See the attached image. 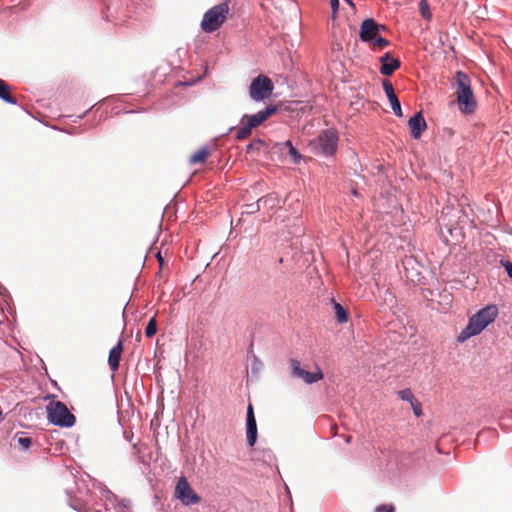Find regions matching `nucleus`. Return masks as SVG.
I'll use <instances>...</instances> for the list:
<instances>
[{
  "mask_svg": "<svg viewBox=\"0 0 512 512\" xmlns=\"http://www.w3.org/2000/svg\"><path fill=\"white\" fill-rule=\"evenodd\" d=\"M454 94L459 111L464 115H472L477 109V101L472 90L469 76L457 71L454 82Z\"/></svg>",
  "mask_w": 512,
  "mask_h": 512,
  "instance_id": "1",
  "label": "nucleus"
},
{
  "mask_svg": "<svg viewBox=\"0 0 512 512\" xmlns=\"http://www.w3.org/2000/svg\"><path fill=\"white\" fill-rule=\"evenodd\" d=\"M497 315L498 308L494 304L480 309L476 314L470 317L467 326L457 336V341L462 343L470 337L478 335L496 319Z\"/></svg>",
  "mask_w": 512,
  "mask_h": 512,
  "instance_id": "2",
  "label": "nucleus"
},
{
  "mask_svg": "<svg viewBox=\"0 0 512 512\" xmlns=\"http://www.w3.org/2000/svg\"><path fill=\"white\" fill-rule=\"evenodd\" d=\"M277 111L276 106L269 105L264 110L259 111L256 114L248 115L245 114L240 120L241 126L236 131V139L244 140L247 139L251 134L252 130L259 127L264 123L270 116L274 115Z\"/></svg>",
  "mask_w": 512,
  "mask_h": 512,
  "instance_id": "3",
  "label": "nucleus"
},
{
  "mask_svg": "<svg viewBox=\"0 0 512 512\" xmlns=\"http://www.w3.org/2000/svg\"><path fill=\"white\" fill-rule=\"evenodd\" d=\"M230 8L227 3H220L207 10L201 21V29L206 33L218 30L226 21Z\"/></svg>",
  "mask_w": 512,
  "mask_h": 512,
  "instance_id": "4",
  "label": "nucleus"
},
{
  "mask_svg": "<svg viewBox=\"0 0 512 512\" xmlns=\"http://www.w3.org/2000/svg\"><path fill=\"white\" fill-rule=\"evenodd\" d=\"M338 146V135L334 130H324L309 142L311 151L323 156H332Z\"/></svg>",
  "mask_w": 512,
  "mask_h": 512,
  "instance_id": "5",
  "label": "nucleus"
},
{
  "mask_svg": "<svg viewBox=\"0 0 512 512\" xmlns=\"http://www.w3.org/2000/svg\"><path fill=\"white\" fill-rule=\"evenodd\" d=\"M48 420L57 426L71 427L75 424V416L68 410L61 401H51L47 407Z\"/></svg>",
  "mask_w": 512,
  "mask_h": 512,
  "instance_id": "6",
  "label": "nucleus"
},
{
  "mask_svg": "<svg viewBox=\"0 0 512 512\" xmlns=\"http://www.w3.org/2000/svg\"><path fill=\"white\" fill-rule=\"evenodd\" d=\"M274 85L271 79L265 75L254 78L249 87V95L255 101L268 99L273 93Z\"/></svg>",
  "mask_w": 512,
  "mask_h": 512,
  "instance_id": "7",
  "label": "nucleus"
},
{
  "mask_svg": "<svg viewBox=\"0 0 512 512\" xmlns=\"http://www.w3.org/2000/svg\"><path fill=\"white\" fill-rule=\"evenodd\" d=\"M174 497L185 506L195 505L201 501V497L194 491L185 476L179 477L174 489Z\"/></svg>",
  "mask_w": 512,
  "mask_h": 512,
  "instance_id": "8",
  "label": "nucleus"
},
{
  "mask_svg": "<svg viewBox=\"0 0 512 512\" xmlns=\"http://www.w3.org/2000/svg\"><path fill=\"white\" fill-rule=\"evenodd\" d=\"M289 362L292 376L302 379L307 384L316 383L324 377L322 371L318 367L315 372H308L301 368L300 361L297 359H291Z\"/></svg>",
  "mask_w": 512,
  "mask_h": 512,
  "instance_id": "9",
  "label": "nucleus"
},
{
  "mask_svg": "<svg viewBox=\"0 0 512 512\" xmlns=\"http://www.w3.org/2000/svg\"><path fill=\"white\" fill-rule=\"evenodd\" d=\"M380 25L374 19H365L360 26V39L363 42H371L378 36Z\"/></svg>",
  "mask_w": 512,
  "mask_h": 512,
  "instance_id": "10",
  "label": "nucleus"
},
{
  "mask_svg": "<svg viewBox=\"0 0 512 512\" xmlns=\"http://www.w3.org/2000/svg\"><path fill=\"white\" fill-rule=\"evenodd\" d=\"M381 63L380 73L384 76L392 75L400 67V61L395 58L390 52H386L379 58Z\"/></svg>",
  "mask_w": 512,
  "mask_h": 512,
  "instance_id": "11",
  "label": "nucleus"
},
{
  "mask_svg": "<svg viewBox=\"0 0 512 512\" xmlns=\"http://www.w3.org/2000/svg\"><path fill=\"white\" fill-rule=\"evenodd\" d=\"M409 128L411 130L412 137L414 139H419L422 133L426 130L427 124L424 119L422 112L416 113L412 116L408 121Z\"/></svg>",
  "mask_w": 512,
  "mask_h": 512,
  "instance_id": "12",
  "label": "nucleus"
},
{
  "mask_svg": "<svg viewBox=\"0 0 512 512\" xmlns=\"http://www.w3.org/2000/svg\"><path fill=\"white\" fill-rule=\"evenodd\" d=\"M383 89L387 95L394 114L398 117H402L403 114L400 101L394 92L392 83L389 80H383Z\"/></svg>",
  "mask_w": 512,
  "mask_h": 512,
  "instance_id": "13",
  "label": "nucleus"
},
{
  "mask_svg": "<svg viewBox=\"0 0 512 512\" xmlns=\"http://www.w3.org/2000/svg\"><path fill=\"white\" fill-rule=\"evenodd\" d=\"M123 352V341L119 339L117 344L110 350L108 357V364L112 372L119 369V363Z\"/></svg>",
  "mask_w": 512,
  "mask_h": 512,
  "instance_id": "14",
  "label": "nucleus"
},
{
  "mask_svg": "<svg viewBox=\"0 0 512 512\" xmlns=\"http://www.w3.org/2000/svg\"><path fill=\"white\" fill-rule=\"evenodd\" d=\"M210 155V150L208 147H201L194 154H192L189 158V163L192 165L204 163Z\"/></svg>",
  "mask_w": 512,
  "mask_h": 512,
  "instance_id": "15",
  "label": "nucleus"
},
{
  "mask_svg": "<svg viewBox=\"0 0 512 512\" xmlns=\"http://www.w3.org/2000/svg\"><path fill=\"white\" fill-rule=\"evenodd\" d=\"M0 99L10 104L17 103L15 97L11 94V87L2 79H0Z\"/></svg>",
  "mask_w": 512,
  "mask_h": 512,
  "instance_id": "16",
  "label": "nucleus"
},
{
  "mask_svg": "<svg viewBox=\"0 0 512 512\" xmlns=\"http://www.w3.org/2000/svg\"><path fill=\"white\" fill-rule=\"evenodd\" d=\"M247 425V442L249 446H253L257 440V424L256 422L246 423Z\"/></svg>",
  "mask_w": 512,
  "mask_h": 512,
  "instance_id": "17",
  "label": "nucleus"
},
{
  "mask_svg": "<svg viewBox=\"0 0 512 512\" xmlns=\"http://www.w3.org/2000/svg\"><path fill=\"white\" fill-rule=\"evenodd\" d=\"M334 311H335V317H336L338 323L347 322L348 313L341 304L334 302Z\"/></svg>",
  "mask_w": 512,
  "mask_h": 512,
  "instance_id": "18",
  "label": "nucleus"
},
{
  "mask_svg": "<svg viewBox=\"0 0 512 512\" xmlns=\"http://www.w3.org/2000/svg\"><path fill=\"white\" fill-rule=\"evenodd\" d=\"M390 45V41L387 39L377 36L371 41V48L373 50H382Z\"/></svg>",
  "mask_w": 512,
  "mask_h": 512,
  "instance_id": "19",
  "label": "nucleus"
},
{
  "mask_svg": "<svg viewBox=\"0 0 512 512\" xmlns=\"http://www.w3.org/2000/svg\"><path fill=\"white\" fill-rule=\"evenodd\" d=\"M419 12L424 19H426V20L431 19V12H430L429 3L427 0H420Z\"/></svg>",
  "mask_w": 512,
  "mask_h": 512,
  "instance_id": "20",
  "label": "nucleus"
},
{
  "mask_svg": "<svg viewBox=\"0 0 512 512\" xmlns=\"http://www.w3.org/2000/svg\"><path fill=\"white\" fill-rule=\"evenodd\" d=\"M284 146L288 148V153L291 156V158L293 159V162L298 163L301 159V155L298 152V150L292 145V143L290 141H286L284 143Z\"/></svg>",
  "mask_w": 512,
  "mask_h": 512,
  "instance_id": "21",
  "label": "nucleus"
},
{
  "mask_svg": "<svg viewBox=\"0 0 512 512\" xmlns=\"http://www.w3.org/2000/svg\"><path fill=\"white\" fill-rule=\"evenodd\" d=\"M397 394L401 400L407 401L410 404L416 400L415 396L413 395L412 391L409 388L400 390L397 392Z\"/></svg>",
  "mask_w": 512,
  "mask_h": 512,
  "instance_id": "22",
  "label": "nucleus"
},
{
  "mask_svg": "<svg viewBox=\"0 0 512 512\" xmlns=\"http://www.w3.org/2000/svg\"><path fill=\"white\" fill-rule=\"evenodd\" d=\"M157 332V323H156V320L155 318H151L145 328V335L147 337H152L156 334Z\"/></svg>",
  "mask_w": 512,
  "mask_h": 512,
  "instance_id": "23",
  "label": "nucleus"
},
{
  "mask_svg": "<svg viewBox=\"0 0 512 512\" xmlns=\"http://www.w3.org/2000/svg\"><path fill=\"white\" fill-rule=\"evenodd\" d=\"M17 442L22 450H27L32 444V439L30 437L19 436Z\"/></svg>",
  "mask_w": 512,
  "mask_h": 512,
  "instance_id": "24",
  "label": "nucleus"
},
{
  "mask_svg": "<svg viewBox=\"0 0 512 512\" xmlns=\"http://www.w3.org/2000/svg\"><path fill=\"white\" fill-rule=\"evenodd\" d=\"M264 145V141H262L261 139H255L247 145L246 151L249 153L252 150H260V148L263 147Z\"/></svg>",
  "mask_w": 512,
  "mask_h": 512,
  "instance_id": "25",
  "label": "nucleus"
},
{
  "mask_svg": "<svg viewBox=\"0 0 512 512\" xmlns=\"http://www.w3.org/2000/svg\"><path fill=\"white\" fill-rule=\"evenodd\" d=\"M375 512H395V507L391 504H382L376 507Z\"/></svg>",
  "mask_w": 512,
  "mask_h": 512,
  "instance_id": "26",
  "label": "nucleus"
},
{
  "mask_svg": "<svg viewBox=\"0 0 512 512\" xmlns=\"http://www.w3.org/2000/svg\"><path fill=\"white\" fill-rule=\"evenodd\" d=\"M415 416L419 417L422 414L421 403L416 399L413 403L410 404Z\"/></svg>",
  "mask_w": 512,
  "mask_h": 512,
  "instance_id": "27",
  "label": "nucleus"
},
{
  "mask_svg": "<svg viewBox=\"0 0 512 512\" xmlns=\"http://www.w3.org/2000/svg\"><path fill=\"white\" fill-rule=\"evenodd\" d=\"M247 423L256 422L255 416H254V410L253 406L251 404L248 405L247 408Z\"/></svg>",
  "mask_w": 512,
  "mask_h": 512,
  "instance_id": "28",
  "label": "nucleus"
},
{
  "mask_svg": "<svg viewBox=\"0 0 512 512\" xmlns=\"http://www.w3.org/2000/svg\"><path fill=\"white\" fill-rule=\"evenodd\" d=\"M500 264L505 268L508 276L512 279V263L506 260H501Z\"/></svg>",
  "mask_w": 512,
  "mask_h": 512,
  "instance_id": "29",
  "label": "nucleus"
},
{
  "mask_svg": "<svg viewBox=\"0 0 512 512\" xmlns=\"http://www.w3.org/2000/svg\"><path fill=\"white\" fill-rule=\"evenodd\" d=\"M330 5L332 9L333 18H335L339 8V0H330Z\"/></svg>",
  "mask_w": 512,
  "mask_h": 512,
  "instance_id": "30",
  "label": "nucleus"
},
{
  "mask_svg": "<svg viewBox=\"0 0 512 512\" xmlns=\"http://www.w3.org/2000/svg\"><path fill=\"white\" fill-rule=\"evenodd\" d=\"M337 430H338V427L336 424L331 426V433L333 436L337 435Z\"/></svg>",
  "mask_w": 512,
  "mask_h": 512,
  "instance_id": "31",
  "label": "nucleus"
},
{
  "mask_svg": "<svg viewBox=\"0 0 512 512\" xmlns=\"http://www.w3.org/2000/svg\"><path fill=\"white\" fill-rule=\"evenodd\" d=\"M157 258H158L160 266H162L163 265V258L161 257L160 253L157 254Z\"/></svg>",
  "mask_w": 512,
  "mask_h": 512,
  "instance_id": "32",
  "label": "nucleus"
},
{
  "mask_svg": "<svg viewBox=\"0 0 512 512\" xmlns=\"http://www.w3.org/2000/svg\"><path fill=\"white\" fill-rule=\"evenodd\" d=\"M351 440H352V436L348 435V436L345 437L346 443H350Z\"/></svg>",
  "mask_w": 512,
  "mask_h": 512,
  "instance_id": "33",
  "label": "nucleus"
},
{
  "mask_svg": "<svg viewBox=\"0 0 512 512\" xmlns=\"http://www.w3.org/2000/svg\"><path fill=\"white\" fill-rule=\"evenodd\" d=\"M345 1H346L350 6H352V7L354 6V4H353L352 0H345Z\"/></svg>",
  "mask_w": 512,
  "mask_h": 512,
  "instance_id": "34",
  "label": "nucleus"
},
{
  "mask_svg": "<svg viewBox=\"0 0 512 512\" xmlns=\"http://www.w3.org/2000/svg\"><path fill=\"white\" fill-rule=\"evenodd\" d=\"M386 27L384 25H380V31H385Z\"/></svg>",
  "mask_w": 512,
  "mask_h": 512,
  "instance_id": "35",
  "label": "nucleus"
},
{
  "mask_svg": "<svg viewBox=\"0 0 512 512\" xmlns=\"http://www.w3.org/2000/svg\"><path fill=\"white\" fill-rule=\"evenodd\" d=\"M230 1H231V0H224V2H223V3H227V4H229V2H230Z\"/></svg>",
  "mask_w": 512,
  "mask_h": 512,
  "instance_id": "36",
  "label": "nucleus"
}]
</instances>
